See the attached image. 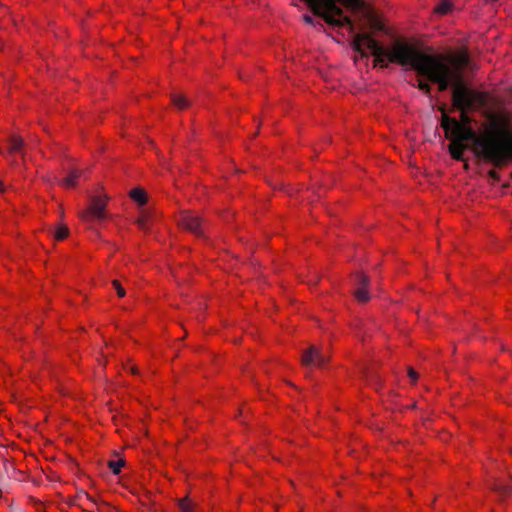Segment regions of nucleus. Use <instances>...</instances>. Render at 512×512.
I'll list each match as a JSON object with an SVG mask.
<instances>
[{
    "instance_id": "obj_1",
    "label": "nucleus",
    "mask_w": 512,
    "mask_h": 512,
    "mask_svg": "<svg viewBox=\"0 0 512 512\" xmlns=\"http://www.w3.org/2000/svg\"><path fill=\"white\" fill-rule=\"evenodd\" d=\"M352 47L362 57H367V51H370L382 67L388 66L386 59L401 66H409L418 75L436 83L440 91L452 85V102L456 107H471L481 102L480 93L468 89L464 83L463 69L470 61L466 53L456 55L451 65H448L442 57L423 53L405 41H396L392 47L385 48L366 32L354 34Z\"/></svg>"
},
{
    "instance_id": "obj_20",
    "label": "nucleus",
    "mask_w": 512,
    "mask_h": 512,
    "mask_svg": "<svg viewBox=\"0 0 512 512\" xmlns=\"http://www.w3.org/2000/svg\"><path fill=\"white\" fill-rule=\"evenodd\" d=\"M304 20L308 24H313V18L311 16L305 15Z\"/></svg>"
},
{
    "instance_id": "obj_8",
    "label": "nucleus",
    "mask_w": 512,
    "mask_h": 512,
    "mask_svg": "<svg viewBox=\"0 0 512 512\" xmlns=\"http://www.w3.org/2000/svg\"><path fill=\"white\" fill-rule=\"evenodd\" d=\"M480 97H481V98H480L481 102L476 103L475 105H473V106H471V107L459 108V107H456V106L453 104V106H454L456 109H458V110H460V111H461V120H462V121H461V124H463V125L467 126V123L470 121V119H469L468 115L466 114V111H467V110H473V109H476V108H478V107H480V106L484 105V103H485V97H484V95H483L482 93H480ZM458 122L460 123V121H458Z\"/></svg>"
},
{
    "instance_id": "obj_21",
    "label": "nucleus",
    "mask_w": 512,
    "mask_h": 512,
    "mask_svg": "<svg viewBox=\"0 0 512 512\" xmlns=\"http://www.w3.org/2000/svg\"><path fill=\"white\" fill-rule=\"evenodd\" d=\"M130 370H131V373H133V374L138 373V369L135 366H132Z\"/></svg>"
},
{
    "instance_id": "obj_16",
    "label": "nucleus",
    "mask_w": 512,
    "mask_h": 512,
    "mask_svg": "<svg viewBox=\"0 0 512 512\" xmlns=\"http://www.w3.org/2000/svg\"><path fill=\"white\" fill-rule=\"evenodd\" d=\"M112 285H113L114 289L116 290V293L119 297H124L126 295L125 289L122 287V285L120 284V282L118 280H114L112 282Z\"/></svg>"
},
{
    "instance_id": "obj_19",
    "label": "nucleus",
    "mask_w": 512,
    "mask_h": 512,
    "mask_svg": "<svg viewBox=\"0 0 512 512\" xmlns=\"http://www.w3.org/2000/svg\"><path fill=\"white\" fill-rule=\"evenodd\" d=\"M408 376L411 379L412 383H415L418 379V373L413 368L408 369Z\"/></svg>"
},
{
    "instance_id": "obj_23",
    "label": "nucleus",
    "mask_w": 512,
    "mask_h": 512,
    "mask_svg": "<svg viewBox=\"0 0 512 512\" xmlns=\"http://www.w3.org/2000/svg\"><path fill=\"white\" fill-rule=\"evenodd\" d=\"M312 281H313L314 284L317 283L318 277L316 276L315 279H313Z\"/></svg>"
},
{
    "instance_id": "obj_10",
    "label": "nucleus",
    "mask_w": 512,
    "mask_h": 512,
    "mask_svg": "<svg viewBox=\"0 0 512 512\" xmlns=\"http://www.w3.org/2000/svg\"><path fill=\"white\" fill-rule=\"evenodd\" d=\"M452 9L451 0H439L433 8L434 12L440 15H445Z\"/></svg>"
},
{
    "instance_id": "obj_18",
    "label": "nucleus",
    "mask_w": 512,
    "mask_h": 512,
    "mask_svg": "<svg viewBox=\"0 0 512 512\" xmlns=\"http://www.w3.org/2000/svg\"><path fill=\"white\" fill-rule=\"evenodd\" d=\"M371 26H372L373 29L379 30V31L384 29L383 24L379 20H377L375 18H373L371 20Z\"/></svg>"
},
{
    "instance_id": "obj_3",
    "label": "nucleus",
    "mask_w": 512,
    "mask_h": 512,
    "mask_svg": "<svg viewBox=\"0 0 512 512\" xmlns=\"http://www.w3.org/2000/svg\"><path fill=\"white\" fill-rule=\"evenodd\" d=\"M177 222L181 228L195 234L197 237H204L205 223L199 215L190 211H182Z\"/></svg>"
},
{
    "instance_id": "obj_5",
    "label": "nucleus",
    "mask_w": 512,
    "mask_h": 512,
    "mask_svg": "<svg viewBox=\"0 0 512 512\" xmlns=\"http://www.w3.org/2000/svg\"><path fill=\"white\" fill-rule=\"evenodd\" d=\"M370 280L368 276L363 273L355 274V285L356 288L353 291L355 299L360 303H366L370 300V293L368 291Z\"/></svg>"
},
{
    "instance_id": "obj_11",
    "label": "nucleus",
    "mask_w": 512,
    "mask_h": 512,
    "mask_svg": "<svg viewBox=\"0 0 512 512\" xmlns=\"http://www.w3.org/2000/svg\"><path fill=\"white\" fill-rule=\"evenodd\" d=\"M171 100H172V103L178 109H181V110L189 107V105H190L189 100L183 95H179V94H175V93L171 94Z\"/></svg>"
},
{
    "instance_id": "obj_9",
    "label": "nucleus",
    "mask_w": 512,
    "mask_h": 512,
    "mask_svg": "<svg viewBox=\"0 0 512 512\" xmlns=\"http://www.w3.org/2000/svg\"><path fill=\"white\" fill-rule=\"evenodd\" d=\"M130 197L137 202L140 206L147 203L146 192L141 188H134L130 191Z\"/></svg>"
},
{
    "instance_id": "obj_4",
    "label": "nucleus",
    "mask_w": 512,
    "mask_h": 512,
    "mask_svg": "<svg viewBox=\"0 0 512 512\" xmlns=\"http://www.w3.org/2000/svg\"><path fill=\"white\" fill-rule=\"evenodd\" d=\"M329 358L327 353H322L319 347L312 345L303 352L301 363L306 367L320 368L329 361Z\"/></svg>"
},
{
    "instance_id": "obj_6",
    "label": "nucleus",
    "mask_w": 512,
    "mask_h": 512,
    "mask_svg": "<svg viewBox=\"0 0 512 512\" xmlns=\"http://www.w3.org/2000/svg\"><path fill=\"white\" fill-rule=\"evenodd\" d=\"M8 141H9V146H8L7 150L0 148V152L5 157H8L9 155L14 154V153H20L22 155V157H24V150H23L24 145H25L24 140L19 136H10Z\"/></svg>"
},
{
    "instance_id": "obj_2",
    "label": "nucleus",
    "mask_w": 512,
    "mask_h": 512,
    "mask_svg": "<svg viewBox=\"0 0 512 512\" xmlns=\"http://www.w3.org/2000/svg\"><path fill=\"white\" fill-rule=\"evenodd\" d=\"M106 205L107 201L104 198L100 196H92L88 207L80 212L81 219L91 227L94 224L105 220L108 218Z\"/></svg>"
},
{
    "instance_id": "obj_22",
    "label": "nucleus",
    "mask_w": 512,
    "mask_h": 512,
    "mask_svg": "<svg viewBox=\"0 0 512 512\" xmlns=\"http://www.w3.org/2000/svg\"><path fill=\"white\" fill-rule=\"evenodd\" d=\"M0 191H1V192H4V191H5V187H4V185H3V183H2V181H1V180H0Z\"/></svg>"
},
{
    "instance_id": "obj_12",
    "label": "nucleus",
    "mask_w": 512,
    "mask_h": 512,
    "mask_svg": "<svg viewBox=\"0 0 512 512\" xmlns=\"http://www.w3.org/2000/svg\"><path fill=\"white\" fill-rule=\"evenodd\" d=\"M151 220V214L146 211L142 210L140 217L137 219L136 223L139 226L140 229L147 231L149 228V221Z\"/></svg>"
},
{
    "instance_id": "obj_13",
    "label": "nucleus",
    "mask_w": 512,
    "mask_h": 512,
    "mask_svg": "<svg viewBox=\"0 0 512 512\" xmlns=\"http://www.w3.org/2000/svg\"><path fill=\"white\" fill-rule=\"evenodd\" d=\"M69 235V229L65 225H60L54 231L53 237L56 240H63Z\"/></svg>"
},
{
    "instance_id": "obj_14",
    "label": "nucleus",
    "mask_w": 512,
    "mask_h": 512,
    "mask_svg": "<svg viewBox=\"0 0 512 512\" xmlns=\"http://www.w3.org/2000/svg\"><path fill=\"white\" fill-rule=\"evenodd\" d=\"M181 512H193V505L188 498H184L179 502Z\"/></svg>"
},
{
    "instance_id": "obj_17",
    "label": "nucleus",
    "mask_w": 512,
    "mask_h": 512,
    "mask_svg": "<svg viewBox=\"0 0 512 512\" xmlns=\"http://www.w3.org/2000/svg\"><path fill=\"white\" fill-rule=\"evenodd\" d=\"M418 88L423 91L425 94H429L431 90V86L428 82L420 80L418 83Z\"/></svg>"
},
{
    "instance_id": "obj_15",
    "label": "nucleus",
    "mask_w": 512,
    "mask_h": 512,
    "mask_svg": "<svg viewBox=\"0 0 512 512\" xmlns=\"http://www.w3.org/2000/svg\"><path fill=\"white\" fill-rule=\"evenodd\" d=\"M109 467L113 471L114 474H118V473H120L121 468L123 467V461L122 460L110 461Z\"/></svg>"
},
{
    "instance_id": "obj_7",
    "label": "nucleus",
    "mask_w": 512,
    "mask_h": 512,
    "mask_svg": "<svg viewBox=\"0 0 512 512\" xmlns=\"http://www.w3.org/2000/svg\"><path fill=\"white\" fill-rule=\"evenodd\" d=\"M83 174L84 170L73 169L69 172L68 176L61 181V184L67 188L74 187L77 184V180L80 179L83 176Z\"/></svg>"
}]
</instances>
